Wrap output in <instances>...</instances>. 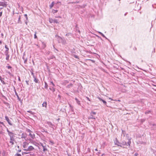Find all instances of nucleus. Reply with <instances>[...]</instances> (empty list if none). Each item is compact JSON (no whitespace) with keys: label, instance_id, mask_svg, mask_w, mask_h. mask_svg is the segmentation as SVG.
I'll list each match as a JSON object with an SVG mask.
<instances>
[{"label":"nucleus","instance_id":"obj_1","mask_svg":"<svg viewBox=\"0 0 156 156\" xmlns=\"http://www.w3.org/2000/svg\"><path fill=\"white\" fill-rule=\"evenodd\" d=\"M34 151H35V149L33 146H29L27 149H25V151L26 152H22V154L23 155L25 154H29L30 152Z\"/></svg>","mask_w":156,"mask_h":156},{"label":"nucleus","instance_id":"obj_2","mask_svg":"<svg viewBox=\"0 0 156 156\" xmlns=\"http://www.w3.org/2000/svg\"><path fill=\"white\" fill-rule=\"evenodd\" d=\"M6 131L8 132L9 136L10 137V139H15V134L14 133L9 131L8 128H7Z\"/></svg>","mask_w":156,"mask_h":156},{"label":"nucleus","instance_id":"obj_3","mask_svg":"<svg viewBox=\"0 0 156 156\" xmlns=\"http://www.w3.org/2000/svg\"><path fill=\"white\" fill-rule=\"evenodd\" d=\"M29 145V143L27 142H24L23 144V147L24 148L23 150L25 151V149H27V148L28 147Z\"/></svg>","mask_w":156,"mask_h":156},{"label":"nucleus","instance_id":"obj_4","mask_svg":"<svg viewBox=\"0 0 156 156\" xmlns=\"http://www.w3.org/2000/svg\"><path fill=\"white\" fill-rule=\"evenodd\" d=\"M46 123L51 128H52L53 130L54 129V126H55L54 124H53L52 123L50 122H47Z\"/></svg>","mask_w":156,"mask_h":156},{"label":"nucleus","instance_id":"obj_5","mask_svg":"<svg viewBox=\"0 0 156 156\" xmlns=\"http://www.w3.org/2000/svg\"><path fill=\"white\" fill-rule=\"evenodd\" d=\"M5 119L6 120V121L8 123L10 126H12V124L11 122V121L9 120V119L8 117L7 116H5Z\"/></svg>","mask_w":156,"mask_h":156},{"label":"nucleus","instance_id":"obj_6","mask_svg":"<svg viewBox=\"0 0 156 156\" xmlns=\"http://www.w3.org/2000/svg\"><path fill=\"white\" fill-rule=\"evenodd\" d=\"M31 143L33 144V145H35V146L37 147H38V148L39 149H40L39 147V144H38V143L36 142V141H34V140H32L31 141Z\"/></svg>","mask_w":156,"mask_h":156},{"label":"nucleus","instance_id":"obj_7","mask_svg":"<svg viewBox=\"0 0 156 156\" xmlns=\"http://www.w3.org/2000/svg\"><path fill=\"white\" fill-rule=\"evenodd\" d=\"M40 144L42 146L43 148V151L45 152L48 150L46 146V145H44L43 144L41 143H40Z\"/></svg>","mask_w":156,"mask_h":156},{"label":"nucleus","instance_id":"obj_8","mask_svg":"<svg viewBox=\"0 0 156 156\" xmlns=\"http://www.w3.org/2000/svg\"><path fill=\"white\" fill-rule=\"evenodd\" d=\"M115 144L116 145L118 146L122 147L121 145L120 144V142L118 140L117 138H115V140L114 141Z\"/></svg>","mask_w":156,"mask_h":156},{"label":"nucleus","instance_id":"obj_9","mask_svg":"<svg viewBox=\"0 0 156 156\" xmlns=\"http://www.w3.org/2000/svg\"><path fill=\"white\" fill-rule=\"evenodd\" d=\"M0 6L6 7L7 6V2H0Z\"/></svg>","mask_w":156,"mask_h":156},{"label":"nucleus","instance_id":"obj_10","mask_svg":"<svg viewBox=\"0 0 156 156\" xmlns=\"http://www.w3.org/2000/svg\"><path fill=\"white\" fill-rule=\"evenodd\" d=\"M27 136L26 133H23L22 134L21 138L22 139H24L25 140Z\"/></svg>","mask_w":156,"mask_h":156},{"label":"nucleus","instance_id":"obj_11","mask_svg":"<svg viewBox=\"0 0 156 156\" xmlns=\"http://www.w3.org/2000/svg\"><path fill=\"white\" fill-rule=\"evenodd\" d=\"M57 39L59 43H60L62 42V39L61 37L59 36L58 37H57Z\"/></svg>","mask_w":156,"mask_h":156},{"label":"nucleus","instance_id":"obj_12","mask_svg":"<svg viewBox=\"0 0 156 156\" xmlns=\"http://www.w3.org/2000/svg\"><path fill=\"white\" fill-rule=\"evenodd\" d=\"M29 136L33 139L35 138V135L34 133L32 134L31 133H30L29 134Z\"/></svg>","mask_w":156,"mask_h":156},{"label":"nucleus","instance_id":"obj_13","mask_svg":"<svg viewBox=\"0 0 156 156\" xmlns=\"http://www.w3.org/2000/svg\"><path fill=\"white\" fill-rule=\"evenodd\" d=\"M98 98L100 101H102L104 105H106L107 103L105 101L100 98V97H98Z\"/></svg>","mask_w":156,"mask_h":156},{"label":"nucleus","instance_id":"obj_14","mask_svg":"<svg viewBox=\"0 0 156 156\" xmlns=\"http://www.w3.org/2000/svg\"><path fill=\"white\" fill-rule=\"evenodd\" d=\"M15 140V139H10V141L9 143L11 144L12 145H13L14 144V141Z\"/></svg>","mask_w":156,"mask_h":156},{"label":"nucleus","instance_id":"obj_15","mask_svg":"<svg viewBox=\"0 0 156 156\" xmlns=\"http://www.w3.org/2000/svg\"><path fill=\"white\" fill-rule=\"evenodd\" d=\"M102 37H105L106 39H107L109 42H110V40L108 39L105 35H104L102 34V33L99 32H98Z\"/></svg>","mask_w":156,"mask_h":156},{"label":"nucleus","instance_id":"obj_16","mask_svg":"<svg viewBox=\"0 0 156 156\" xmlns=\"http://www.w3.org/2000/svg\"><path fill=\"white\" fill-rule=\"evenodd\" d=\"M42 106L46 108H47V103L46 101H44L42 104Z\"/></svg>","mask_w":156,"mask_h":156},{"label":"nucleus","instance_id":"obj_17","mask_svg":"<svg viewBox=\"0 0 156 156\" xmlns=\"http://www.w3.org/2000/svg\"><path fill=\"white\" fill-rule=\"evenodd\" d=\"M33 78L34 79V81L36 83H38L39 80H38L36 78V77L35 76L34 77H33Z\"/></svg>","mask_w":156,"mask_h":156},{"label":"nucleus","instance_id":"obj_18","mask_svg":"<svg viewBox=\"0 0 156 156\" xmlns=\"http://www.w3.org/2000/svg\"><path fill=\"white\" fill-rule=\"evenodd\" d=\"M75 100H76V102L77 103V104L78 105H80V101H79L76 98H75Z\"/></svg>","mask_w":156,"mask_h":156},{"label":"nucleus","instance_id":"obj_19","mask_svg":"<svg viewBox=\"0 0 156 156\" xmlns=\"http://www.w3.org/2000/svg\"><path fill=\"white\" fill-rule=\"evenodd\" d=\"M73 86V84L72 83H70V84L68 85L67 87H66L68 88H69Z\"/></svg>","mask_w":156,"mask_h":156},{"label":"nucleus","instance_id":"obj_20","mask_svg":"<svg viewBox=\"0 0 156 156\" xmlns=\"http://www.w3.org/2000/svg\"><path fill=\"white\" fill-rule=\"evenodd\" d=\"M29 154L27 155H29V156H35V154L33 153H31L30 152V153L29 154Z\"/></svg>","mask_w":156,"mask_h":156},{"label":"nucleus","instance_id":"obj_21","mask_svg":"<svg viewBox=\"0 0 156 156\" xmlns=\"http://www.w3.org/2000/svg\"><path fill=\"white\" fill-rule=\"evenodd\" d=\"M15 94L16 95V96L17 97V98H18V99L20 101V98L19 96H18V94L16 92V90H15Z\"/></svg>","mask_w":156,"mask_h":156},{"label":"nucleus","instance_id":"obj_22","mask_svg":"<svg viewBox=\"0 0 156 156\" xmlns=\"http://www.w3.org/2000/svg\"><path fill=\"white\" fill-rule=\"evenodd\" d=\"M54 4V2H53L51 5H49V7L50 9H51L53 6Z\"/></svg>","mask_w":156,"mask_h":156},{"label":"nucleus","instance_id":"obj_23","mask_svg":"<svg viewBox=\"0 0 156 156\" xmlns=\"http://www.w3.org/2000/svg\"><path fill=\"white\" fill-rule=\"evenodd\" d=\"M96 112H92L90 113V115L91 116H93L94 115H95L96 114Z\"/></svg>","mask_w":156,"mask_h":156},{"label":"nucleus","instance_id":"obj_24","mask_svg":"<svg viewBox=\"0 0 156 156\" xmlns=\"http://www.w3.org/2000/svg\"><path fill=\"white\" fill-rule=\"evenodd\" d=\"M6 60L7 61L9 60V55H6Z\"/></svg>","mask_w":156,"mask_h":156},{"label":"nucleus","instance_id":"obj_25","mask_svg":"<svg viewBox=\"0 0 156 156\" xmlns=\"http://www.w3.org/2000/svg\"><path fill=\"white\" fill-rule=\"evenodd\" d=\"M20 19H21V16H19V18H18V23H22V22H21V21L20 20Z\"/></svg>","mask_w":156,"mask_h":156},{"label":"nucleus","instance_id":"obj_26","mask_svg":"<svg viewBox=\"0 0 156 156\" xmlns=\"http://www.w3.org/2000/svg\"><path fill=\"white\" fill-rule=\"evenodd\" d=\"M45 83V86L44 87L46 89H47L48 87V85L47 84V83L46 82H44Z\"/></svg>","mask_w":156,"mask_h":156},{"label":"nucleus","instance_id":"obj_27","mask_svg":"<svg viewBox=\"0 0 156 156\" xmlns=\"http://www.w3.org/2000/svg\"><path fill=\"white\" fill-rule=\"evenodd\" d=\"M5 48H6V50H5V51H9V48L7 47V45H5Z\"/></svg>","mask_w":156,"mask_h":156},{"label":"nucleus","instance_id":"obj_28","mask_svg":"<svg viewBox=\"0 0 156 156\" xmlns=\"http://www.w3.org/2000/svg\"><path fill=\"white\" fill-rule=\"evenodd\" d=\"M66 36H72V34L71 33H68V34H66Z\"/></svg>","mask_w":156,"mask_h":156},{"label":"nucleus","instance_id":"obj_29","mask_svg":"<svg viewBox=\"0 0 156 156\" xmlns=\"http://www.w3.org/2000/svg\"><path fill=\"white\" fill-rule=\"evenodd\" d=\"M126 132L125 131L122 130V135H123V136H125Z\"/></svg>","mask_w":156,"mask_h":156},{"label":"nucleus","instance_id":"obj_30","mask_svg":"<svg viewBox=\"0 0 156 156\" xmlns=\"http://www.w3.org/2000/svg\"><path fill=\"white\" fill-rule=\"evenodd\" d=\"M121 144L123 145H125L126 144V142L125 141H122Z\"/></svg>","mask_w":156,"mask_h":156},{"label":"nucleus","instance_id":"obj_31","mask_svg":"<svg viewBox=\"0 0 156 156\" xmlns=\"http://www.w3.org/2000/svg\"><path fill=\"white\" fill-rule=\"evenodd\" d=\"M54 20H53L51 19H49V22L51 23H54Z\"/></svg>","mask_w":156,"mask_h":156},{"label":"nucleus","instance_id":"obj_32","mask_svg":"<svg viewBox=\"0 0 156 156\" xmlns=\"http://www.w3.org/2000/svg\"><path fill=\"white\" fill-rule=\"evenodd\" d=\"M131 143V141H130V140H128V141L127 142V144H128V145L129 146H130Z\"/></svg>","mask_w":156,"mask_h":156},{"label":"nucleus","instance_id":"obj_33","mask_svg":"<svg viewBox=\"0 0 156 156\" xmlns=\"http://www.w3.org/2000/svg\"><path fill=\"white\" fill-rule=\"evenodd\" d=\"M26 131L27 132H28V133H31V132H32L31 130L29 129H27L26 130Z\"/></svg>","mask_w":156,"mask_h":156},{"label":"nucleus","instance_id":"obj_34","mask_svg":"<svg viewBox=\"0 0 156 156\" xmlns=\"http://www.w3.org/2000/svg\"><path fill=\"white\" fill-rule=\"evenodd\" d=\"M27 112L28 113H30V114H31L32 115H34V112H33L32 111H27Z\"/></svg>","mask_w":156,"mask_h":156},{"label":"nucleus","instance_id":"obj_35","mask_svg":"<svg viewBox=\"0 0 156 156\" xmlns=\"http://www.w3.org/2000/svg\"><path fill=\"white\" fill-rule=\"evenodd\" d=\"M49 89L50 90L52 91L53 92H54L55 91V89L53 87H50L49 88Z\"/></svg>","mask_w":156,"mask_h":156},{"label":"nucleus","instance_id":"obj_36","mask_svg":"<svg viewBox=\"0 0 156 156\" xmlns=\"http://www.w3.org/2000/svg\"><path fill=\"white\" fill-rule=\"evenodd\" d=\"M23 59L24 60V63L25 64H26L27 63V58H26L25 59L24 58V57H23Z\"/></svg>","mask_w":156,"mask_h":156},{"label":"nucleus","instance_id":"obj_37","mask_svg":"<svg viewBox=\"0 0 156 156\" xmlns=\"http://www.w3.org/2000/svg\"><path fill=\"white\" fill-rule=\"evenodd\" d=\"M5 55H9V51H5Z\"/></svg>","mask_w":156,"mask_h":156},{"label":"nucleus","instance_id":"obj_38","mask_svg":"<svg viewBox=\"0 0 156 156\" xmlns=\"http://www.w3.org/2000/svg\"><path fill=\"white\" fill-rule=\"evenodd\" d=\"M36 33H37L36 32H35V34H34V38L35 39H36L37 38V37L36 36Z\"/></svg>","mask_w":156,"mask_h":156},{"label":"nucleus","instance_id":"obj_39","mask_svg":"<svg viewBox=\"0 0 156 156\" xmlns=\"http://www.w3.org/2000/svg\"><path fill=\"white\" fill-rule=\"evenodd\" d=\"M54 23H58V20H54Z\"/></svg>","mask_w":156,"mask_h":156},{"label":"nucleus","instance_id":"obj_40","mask_svg":"<svg viewBox=\"0 0 156 156\" xmlns=\"http://www.w3.org/2000/svg\"><path fill=\"white\" fill-rule=\"evenodd\" d=\"M89 119H94V120L95 119V118L94 117V116H91L90 117H89Z\"/></svg>","mask_w":156,"mask_h":156},{"label":"nucleus","instance_id":"obj_41","mask_svg":"<svg viewBox=\"0 0 156 156\" xmlns=\"http://www.w3.org/2000/svg\"><path fill=\"white\" fill-rule=\"evenodd\" d=\"M24 16H25V17H26V20H28V17H27V14H25L24 15Z\"/></svg>","mask_w":156,"mask_h":156},{"label":"nucleus","instance_id":"obj_42","mask_svg":"<svg viewBox=\"0 0 156 156\" xmlns=\"http://www.w3.org/2000/svg\"><path fill=\"white\" fill-rule=\"evenodd\" d=\"M6 67L8 68V69H10L12 68V67L10 66H7Z\"/></svg>","mask_w":156,"mask_h":156},{"label":"nucleus","instance_id":"obj_43","mask_svg":"<svg viewBox=\"0 0 156 156\" xmlns=\"http://www.w3.org/2000/svg\"><path fill=\"white\" fill-rule=\"evenodd\" d=\"M150 112V111H146L145 112V114H148Z\"/></svg>","mask_w":156,"mask_h":156},{"label":"nucleus","instance_id":"obj_44","mask_svg":"<svg viewBox=\"0 0 156 156\" xmlns=\"http://www.w3.org/2000/svg\"><path fill=\"white\" fill-rule=\"evenodd\" d=\"M15 155L17 156H22L21 154L18 153L16 154Z\"/></svg>","mask_w":156,"mask_h":156},{"label":"nucleus","instance_id":"obj_45","mask_svg":"<svg viewBox=\"0 0 156 156\" xmlns=\"http://www.w3.org/2000/svg\"><path fill=\"white\" fill-rule=\"evenodd\" d=\"M1 81L2 84H5V83L4 82V81L3 80H1Z\"/></svg>","mask_w":156,"mask_h":156},{"label":"nucleus","instance_id":"obj_46","mask_svg":"<svg viewBox=\"0 0 156 156\" xmlns=\"http://www.w3.org/2000/svg\"><path fill=\"white\" fill-rule=\"evenodd\" d=\"M49 142L52 145H53L54 144V142L52 140H50Z\"/></svg>","mask_w":156,"mask_h":156},{"label":"nucleus","instance_id":"obj_47","mask_svg":"<svg viewBox=\"0 0 156 156\" xmlns=\"http://www.w3.org/2000/svg\"><path fill=\"white\" fill-rule=\"evenodd\" d=\"M7 73H8L10 75H11V76H12V74L11 73L9 72V71H7Z\"/></svg>","mask_w":156,"mask_h":156},{"label":"nucleus","instance_id":"obj_48","mask_svg":"<svg viewBox=\"0 0 156 156\" xmlns=\"http://www.w3.org/2000/svg\"><path fill=\"white\" fill-rule=\"evenodd\" d=\"M31 75L33 76V77H35L34 74V73L33 72H31Z\"/></svg>","mask_w":156,"mask_h":156},{"label":"nucleus","instance_id":"obj_49","mask_svg":"<svg viewBox=\"0 0 156 156\" xmlns=\"http://www.w3.org/2000/svg\"><path fill=\"white\" fill-rule=\"evenodd\" d=\"M74 57L76 58L79 59L78 56L76 55H74Z\"/></svg>","mask_w":156,"mask_h":156},{"label":"nucleus","instance_id":"obj_50","mask_svg":"<svg viewBox=\"0 0 156 156\" xmlns=\"http://www.w3.org/2000/svg\"><path fill=\"white\" fill-rule=\"evenodd\" d=\"M50 84H51L53 86H54L55 85L52 81L50 82Z\"/></svg>","mask_w":156,"mask_h":156},{"label":"nucleus","instance_id":"obj_51","mask_svg":"<svg viewBox=\"0 0 156 156\" xmlns=\"http://www.w3.org/2000/svg\"><path fill=\"white\" fill-rule=\"evenodd\" d=\"M26 83L27 84V85H29V81H27V80H26Z\"/></svg>","mask_w":156,"mask_h":156},{"label":"nucleus","instance_id":"obj_52","mask_svg":"<svg viewBox=\"0 0 156 156\" xmlns=\"http://www.w3.org/2000/svg\"><path fill=\"white\" fill-rule=\"evenodd\" d=\"M138 155V154L137 153H135L134 154V155L135 156H137Z\"/></svg>","mask_w":156,"mask_h":156},{"label":"nucleus","instance_id":"obj_53","mask_svg":"<svg viewBox=\"0 0 156 156\" xmlns=\"http://www.w3.org/2000/svg\"><path fill=\"white\" fill-rule=\"evenodd\" d=\"M2 15V12H0V17H1Z\"/></svg>","mask_w":156,"mask_h":156},{"label":"nucleus","instance_id":"obj_54","mask_svg":"<svg viewBox=\"0 0 156 156\" xmlns=\"http://www.w3.org/2000/svg\"><path fill=\"white\" fill-rule=\"evenodd\" d=\"M1 36H2V37H3V36H4L3 34L2 33L1 34Z\"/></svg>","mask_w":156,"mask_h":156},{"label":"nucleus","instance_id":"obj_55","mask_svg":"<svg viewBox=\"0 0 156 156\" xmlns=\"http://www.w3.org/2000/svg\"><path fill=\"white\" fill-rule=\"evenodd\" d=\"M0 124L4 125V123H3V122H0Z\"/></svg>","mask_w":156,"mask_h":156},{"label":"nucleus","instance_id":"obj_56","mask_svg":"<svg viewBox=\"0 0 156 156\" xmlns=\"http://www.w3.org/2000/svg\"><path fill=\"white\" fill-rule=\"evenodd\" d=\"M59 36L58 35H55V37L56 38H57V37H58Z\"/></svg>","mask_w":156,"mask_h":156},{"label":"nucleus","instance_id":"obj_57","mask_svg":"<svg viewBox=\"0 0 156 156\" xmlns=\"http://www.w3.org/2000/svg\"><path fill=\"white\" fill-rule=\"evenodd\" d=\"M25 23L26 24V25H27V20H26L25 21Z\"/></svg>","mask_w":156,"mask_h":156},{"label":"nucleus","instance_id":"obj_58","mask_svg":"<svg viewBox=\"0 0 156 156\" xmlns=\"http://www.w3.org/2000/svg\"><path fill=\"white\" fill-rule=\"evenodd\" d=\"M57 12V10H55V13H56Z\"/></svg>","mask_w":156,"mask_h":156},{"label":"nucleus","instance_id":"obj_59","mask_svg":"<svg viewBox=\"0 0 156 156\" xmlns=\"http://www.w3.org/2000/svg\"><path fill=\"white\" fill-rule=\"evenodd\" d=\"M2 44V41H0V44Z\"/></svg>","mask_w":156,"mask_h":156},{"label":"nucleus","instance_id":"obj_60","mask_svg":"<svg viewBox=\"0 0 156 156\" xmlns=\"http://www.w3.org/2000/svg\"><path fill=\"white\" fill-rule=\"evenodd\" d=\"M18 80H19V81H20V77H18Z\"/></svg>","mask_w":156,"mask_h":156},{"label":"nucleus","instance_id":"obj_61","mask_svg":"<svg viewBox=\"0 0 156 156\" xmlns=\"http://www.w3.org/2000/svg\"><path fill=\"white\" fill-rule=\"evenodd\" d=\"M2 79V77H1V76H0V80H1Z\"/></svg>","mask_w":156,"mask_h":156},{"label":"nucleus","instance_id":"obj_62","mask_svg":"<svg viewBox=\"0 0 156 156\" xmlns=\"http://www.w3.org/2000/svg\"><path fill=\"white\" fill-rule=\"evenodd\" d=\"M109 99H110V100H112V101L113 100V99H112V98H109Z\"/></svg>","mask_w":156,"mask_h":156},{"label":"nucleus","instance_id":"obj_63","mask_svg":"<svg viewBox=\"0 0 156 156\" xmlns=\"http://www.w3.org/2000/svg\"><path fill=\"white\" fill-rule=\"evenodd\" d=\"M57 17L60 18H61L60 16H59L58 17Z\"/></svg>","mask_w":156,"mask_h":156},{"label":"nucleus","instance_id":"obj_64","mask_svg":"<svg viewBox=\"0 0 156 156\" xmlns=\"http://www.w3.org/2000/svg\"><path fill=\"white\" fill-rule=\"evenodd\" d=\"M154 154H155V155H156V151H155V152H154Z\"/></svg>","mask_w":156,"mask_h":156}]
</instances>
